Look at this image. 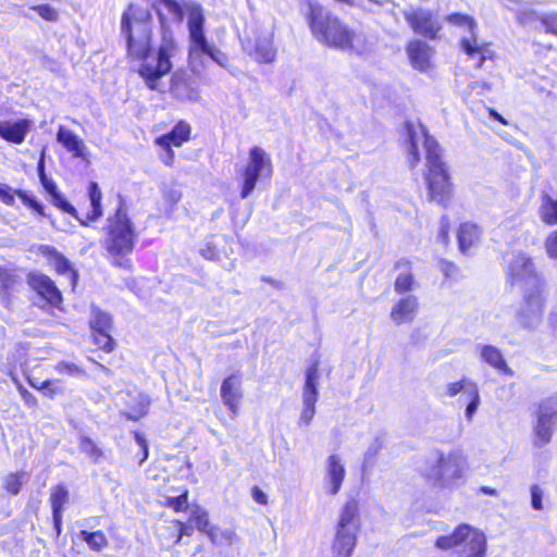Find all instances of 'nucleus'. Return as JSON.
<instances>
[{"mask_svg": "<svg viewBox=\"0 0 557 557\" xmlns=\"http://www.w3.org/2000/svg\"><path fill=\"white\" fill-rule=\"evenodd\" d=\"M121 28L126 36L128 55L144 61L138 70L139 75L150 89L158 90L160 78L172 69L171 58L178 51L173 32L162 25L161 42L154 59L149 58L152 27L148 10L129 5L122 16Z\"/></svg>", "mask_w": 557, "mask_h": 557, "instance_id": "obj_1", "label": "nucleus"}, {"mask_svg": "<svg viewBox=\"0 0 557 557\" xmlns=\"http://www.w3.org/2000/svg\"><path fill=\"white\" fill-rule=\"evenodd\" d=\"M406 133L409 140L408 163L414 169L420 162L419 146L425 150L426 173L424 175L430 201L446 206L451 194V184L438 143L428 134L419 122H407Z\"/></svg>", "mask_w": 557, "mask_h": 557, "instance_id": "obj_2", "label": "nucleus"}, {"mask_svg": "<svg viewBox=\"0 0 557 557\" xmlns=\"http://www.w3.org/2000/svg\"><path fill=\"white\" fill-rule=\"evenodd\" d=\"M307 18L312 36L330 48L361 52L366 40L331 11L315 1L308 2Z\"/></svg>", "mask_w": 557, "mask_h": 557, "instance_id": "obj_3", "label": "nucleus"}, {"mask_svg": "<svg viewBox=\"0 0 557 557\" xmlns=\"http://www.w3.org/2000/svg\"><path fill=\"white\" fill-rule=\"evenodd\" d=\"M205 17L199 5L190 8L188 13L189 50L188 58L193 71H196V64L201 63V55H208L212 61L222 67L228 66V58L224 52L211 45L203 33Z\"/></svg>", "mask_w": 557, "mask_h": 557, "instance_id": "obj_4", "label": "nucleus"}, {"mask_svg": "<svg viewBox=\"0 0 557 557\" xmlns=\"http://www.w3.org/2000/svg\"><path fill=\"white\" fill-rule=\"evenodd\" d=\"M135 232L126 213L120 208L113 220L110 221L109 237L106 247L109 255L113 258V264L131 269V261L125 256L133 251L135 244Z\"/></svg>", "mask_w": 557, "mask_h": 557, "instance_id": "obj_5", "label": "nucleus"}, {"mask_svg": "<svg viewBox=\"0 0 557 557\" xmlns=\"http://www.w3.org/2000/svg\"><path fill=\"white\" fill-rule=\"evenodd\" d=\"M435 546L443 550L454 548L458 557H485L487 545L483 532L463 523L451 534L440 536L435 541Z\"/></svg>", "mask_w": 557, "mask_h": 557, "instance_id": "obj_6", "label": "nucleus"}, {"mask_svg": "<svg viewBox=\"0 0 557 557\" xmlns=\"http://www.w3.org/2000/svg\"><path fill=\"white\" fill-rule=\"evenodd\" d=\"M359 509L356 500H349L343 507L332 543L333 557H350L359 531Z\"/></svg>", "mask_w": 557, "mask_h": 557, "instance_id": "obj_7", "label": "nucleus"}, {"mask_svg": "<svg viewBox=\"0 0 557 557\" xmlns=\"http://www.w3.org/2000/svg\"><path fill=\"white\" fill-rule=\"evenodd\" d=\"M465 460L456 451L440 454L428 470L425 476L441 487L458 486L465 476Z\"/></svg>", "mask_w": 557, "mask_h": 557, "instance_id": "obj_8", "label": "nucleus"}, {"mask_svg": "<svg viewBox=\"0 0 557 557\" xmlns=\"http://www.w3.org/2000/svg\"><path fill=\"white\" fill-rule=\"evenodd\" d=\"M506 277L510 285L525 290L545 287V281L536 271L532 258L523 251H515L506 263Z\"/></svg>", "mask_w": 557, "mask_h": 557, "instance_id": "obj_9", "label": "nucleus"}, {"mask_svg": "<svg viewBox=\"0 0 557 557\" xmlns=\"http://www.w3.org/2000/svg\"><path fill=\"white\" fill-rule=\"evenodd\" d=\"M446 22L450 25L463 28L470 33V37H463L460 40L461 49L471 59H476L475 67L483 66L485 60L491 58V50L486 44L479 42L475 28L476 22L468 14L451 13L445 17Z\"/></svg>", "mask_w": 557, "mask_h": 557, "instance_id": "obj_10", "label": "nucleus"}, {"mask_svg": "<svg viewBox=\"0 0 557 557\" xmlns=\"http://www.w3.org/2000/svg\"><path fill=\"white\" fill-rule=\"evenodd\" d=\"M545 287L524 290V297L516 312V322L525 330H536L544 315Z\"/></svg>", "mask_w": 557, "mask_h": 557, "instance_id": "obj_11", "label": "nucleus"}, {"mask_svg": "<svg viewBox=\"0 0 557 557\" xmlns=\"http://www.w3.org/2000/svg\"><path fill=\"white\" fill-rule=\"evenodd\" d=\"M272 162L270 156L260 147H252L249 151L248 163L243 171V186L240 197L247 198L256 187L260 177H271Z\"/></svg>", "mask_w": 557, "mask_h": 557, "instance_id": "obj_12", "label": "nucleus"}, {"mask_svg": "<svg viewBox=\"0 0 557 557\" xmlns=\"http://www.w3.org/2000/svg\"><path fill=\"white\" fill-rule=\"evenodd\" d=\"M557 425V398H549L539 407L537 421L534 426V445L542 447L549 443L554 428Z\"/></svg>", "mask_w": 557, "mask_h": 557, "instance_id": "obj_13", "label": "nucleus"}, {"mask_svg": "<svg viewBox=\"0 0 557 557\" xmlns=\"http://www.w3.org/2000/svg\"><path fill=\"white\" fill-rule=\"evenodd\" d=\"M405 17L414 33L430 39H434L442 28L440 21L428 10L419 9L406 13Z\"/></svg>", "mask_w": 557, "mask_h": 557, "instance_id": "obj_14", "label": "nucleus"}, {"mask_svg": "<svg viewBox=\"0 0 557 557\" xmlns=\"http://www.w3.org/2000/svg\"><path fill=\"white\" fill-rule=\"evenodd\" d=\"M27 283L49 304L57 306L62 301L60 290L49 276L39 272H32L27 275Z\"/></svg>", "mask_w": 557, "mask_h": 557, "instance_id": "obj_15", "label": "nucleus"}, {"mask_svg": "<svg viewBox=\"0 0 557 557\" xmlns=\"http://www.w3.org/2000/svg\"><path fill=\"white\" fill-rule=\"evenodd\" d=\"M346 470L338 455H331L326 460L325 484L331 495H336L345 479Z\"/></svg>", "mask_w": 557, "mask_h": 557, "instance_id": "obj_16", "label": "nucleus"}, {"mask_svg": "<svg viewBox=\"0 0 557 557\" xmlns=\"http://www.w3.org/2000/svg\"><path fill=\"white\" fill-rule=\"evenodd\" d=\"M419 308V302L416 296L409 295L399 299L391 311L392 321L401 325L404 323H410L416 318Z\"/></svg>", "mask_w": 557, "mask_h": 557, "instance_id": "obj_17", "label": "nucleus"}, {"mask_svg": "<svg viewBox=\"0 0 557 557\" xmlns=\"http://www.w3.org/2000/svg\"><path fill=\"white\" fill-rule=\"evenodd\" d=\"M30 127L32 122L26 119L0 121V137L13 144H22Z\"/></svg>", "mask_w": 557, "mask_h": 557, "instance_id": "obj_18", "label": "nucleus"}, {"mask_svg": "<svg viewBox=\"0 0 557 557\" xmlns=\"http://www.w3.org/2000/svg\"><path fill=\"white\" fill-rule=\"evenodd\" d=\"M221 397L223 404L236 414L243 397L240 381L236 375L232 374L222 382Z\"/></svg>", "mask_w": 557, "mask_h": 557, "instance_id": "obj_19", "label": "nucleus"}, {"mask_svg": "<svg viewBox=\"0 0 557 557\" xmlns=\"http://www.w3.org/2000/svg\"><path fill=\"white\" fill-rule=\"evenodd\" d=\"M57 141L74 158H84L86 154V145L84 140L63 125H60L58 128Z\"/></svg>", "mask_w": 557, "mask_h": 557, "instance_id": "obj_20", "label": "nucleus"}, {"mask_svg": "<svg viewBox=\"0 0 557 557\" xmlns=\"http://www.w3.org/2000/svg\"><path fill=\"white\" fill-rule=\"evenodd\" d=\"M407 53L414 69L423 72L431 66L432 49L428 44L413 40L407 46Z\"/></svg>", "mask_w": 557, "mask_h": 557, "instance_id": "obj_21", "label": "nucleus"}, {"mask_svg": "<svg viewBox=\"0 0 557 557\" xmlns=\"http://www.w3.org/2000/svg\"><path fill=\"white\" fill-rule=\"evenodd\" d=\"M69 502V491L64 485H57L51 490L50 503L57 534L61 533L62 512L64 505Z\"/></svg>", "mask_w": 557, "mask_h": 557, "instance_id": "obj_22", "label": "nucleus"}, {"mask_svg": "<svg viewBox=\"0 0 557 557\" xmlns=\"http://www.w3.org/2000/svg\"><path fill=\"white\" fill-rule=\"evenodd\" d=\"M478 349L484 362L506 375H513V371L507 366L502 351L497 347L492 345H479Z\"/></svg>", "mask_w": 557, "mask_h": 557, "instance_id": "obj_23", "label": "nucleus"}, {"mask_svg": "<svg viewBox=\"0 0 557 557\" xmlns=\"http://www.w3.org/2000/svg\"><path fill=\"white\" fill-rule=\"evenodd\" d=\"M190 125L184 121L178 122L173 129L157 139V144L162 148L171 146L180 147L189 139Z\"/></svg>", "mask_w": 557, "mask_h": 557, "instance_id": "obj_24", "label": "nucleus"}, {"mask_svg": "<svg viewBox=\"0 0 557 557\" xmlns=\"http://www.w3.org/2000/svg\"><path fill=\"white\" fill-rule=\"evenodd\" d=\"M539 215L541 221L547 225L557 224V194L542 193Z\"/></svg>", "mask_w": 557, "mask_h": 557, "instance_id": "obj_25", "label": "nucleus"}, {"mask_svg": "<svg viewBox=\"0 0 557 557\" xmlns=\"http://www.w3.org/2000/svg\"><path fill=\"white\" fill-rule=\"evenodd\" d=\"M255 53L257 60L262 63H271L275 60L276 49L273 46V32L257 38Z\"/></svg>", "mask_w": 557, "mask_h": 557, "instance_id": "obj_26", "label": "nucleus"}, {"mask_svg": "<svg viewBox=\"0 0 557 557\" xmlns=\"http://www.w3.org/2000/svg\"><path fill=\"white\" fill-rule=\"evenodd\" d=\"M319 363L314 361L306 371L302 400H318Z\"/></svg>", "mask_w": 557, "mask_h": 557, "instance_id": "obj_27", "label": "nucleus"}, {"mask_svg": "<svg viewBox=\"0 0 557 557\" xmlns=\"http://www.w3.org/2000/svg\"><path fill=\"white\" fill-rule=\"evenodd\" d=\"M480 228L472 223H463L460 225L458 231L459 248L462 252H466L472 247L480 238Z\"/></svg>", "mask_w": 557, "mask_h": 557, "instance_id": "obj_28", "label": "nucleus"}, {"mask_svg": "<svg viewBox=\"0 0 557 557\" xmlns=\"http://www.w3.org/2000/svg\"><path fill=\"white\" fill-rule=\"evenodd\" d=\"M395 268L398 270L404 268L406 270L405 272L399 273L397 276L395 281V292L397 294L410 292L413 287L414 281L412 274L409 271V261L401 259L395 264Z\"/></svg>", "mask_w": 557, "mask_h": 557, "instance_id": "obj_29", "label": "nucleus"}, {"mask_svg": "<svg viewBox=\"0 0 557 557\" xmlns=\"http://www.w3.org/2000/svg\"><path fill=\"white\" fill-rule=\"evenodd\" d=\"M149 406V397L145 394L139 393L136 396V404L134 406H129L128 412H126L125 414L127 419L137 421L147 414Z\"/></svg>", "mask_w": 557, "mask_h": 557, "instance_id": "obj_30", "label": "nucleus"}, {"mask_svg": "<svg viewBox=\"0 0 557 557\" xmlns=\"http://www.w3.org/2000/svg\"><path fill=\"white\" fill-rule=\"evenodd\" d=\"M89 199L91 210L87 214L88 220L96 221L102 215L101 210V191L97 183L91 182L89 185Z\"/></svg>", "mask_w": 557, "mask_h": 557, "instance_id": "obj_31", "label": "nucleus"}, {"mask_svg": "<svg viewBox=\"0 0 557 557\" xmlns=\"http://www.w3.org/2000/svg\"><path fill=\"white\" fill-rule=\"evenodd\" d=\"M171 91L175 98L181 100L196 101L198 98L197 92L190 89L186 82L177 76L172 78Z\"/></svg>", "mask_w": 557, "mask_h": 557, "instance_id": "obj_32", "label": "nucleus"}, {"mask_svg": "<svg viewBox=\"0 0 557 557\" xmlns=\"http://www.w3.org/2000/svg\"><path fill=\"white\" fill-rule=\"evenodd\" d=\"M28 474L25 471H18L8 474L3 480V487L12 495H17L22 485L27 481Z\"/></svg>", "mask_w": 557, "mask_h": 557, "instance_id": "obj_33", "label": "nucleus"}, {"mask_svg": "<svg viewBox=\"0 0 557 557\" xmlns=\"http://www.w3.org/2000/svg\"><path fill=\"white\" fill-rule=\"evenodd\" d=\"M208 537L215 545H232L237 540V535L233 530H220L215 527L209 532Z\"/></svg>", "mask_w": 557, "mask_h": 557, "instance_id": "obj_34", "label": "nucleus"}, {"mask_svg": "<svg viewBox=\"0 0 557 557\" xmlns=\"http://www.w3.org/2000/svg\"><path fill=\"white\" fill-rule=\"evenodd\" d=\"M81 537L87 543L92 550L100 552L108 545V540L101 531L88 532L82 531Z\"/></svg>", "mask_w": 557, "mask_h": 557, "instance_id": "obj_35", "label": "nucleus"}, {"mask_svg": "<svg viewBox=\"0 0 557 557\" xmlns=\"http://www.w3.org/2000/svg\"><path fill=\"white\" fill-rule=\"evenodd\" d=\"M90 325L95 332H110L112 327L111 315L100 310H94Z\"/></svg>", "mask_w": 557, "mask_h": 557, "instance_id": "obj_36", "label": "nucleus"}, {"mask_svg": "<svg viewBox=\"0 0 557 557\" xmlns=\"http://www.w3.org/2000/svg\"><path fill=\"white\" fill-rule=\"evenodd\" d=\"M190 520L195 523L197 530L207 535H209V532L214 528L210 524L208 512L201 508H196L193 511Z\"/></svg>", "mask_w": 557, "mask_h": 557, "instance_id": "obj_37", "label": "nucleus"}, {"mask_svg": "<svg viewBox=\"0 0 557 557\" xmlns=\"http://www.w3.org/2000/svg\"><path fill=\"white\" fill-rule=\"evenodd\" d=\"M58 273L69 274L72 283L75 284L77 280V272L73 269L71 262L61 253L55 255V258L51 260Z\"/></svg>", "mask_w": 557, "mask_h": 557, "instance_id": "obj_38", "label": "nucleus"}, {"mask_svg": "<svg viewBox=\"0 0 557 557\" xmlns=\"http://www.w3.org/2000/svg\"><path fill=\"white\" fill-rule=\"evenodd\" d=\"M467 396L469 398V403L466 408V418L468 421H471L481 403L478 386L470 385L469 395Z\"/></svg>", "mask_w": 557, "mask_h": 557, "instance_id": "obj_39", "label": "nucleus"}, {"mask_svg": "<svg viewBox=\"0 0 557 557\" xmlns=\"http://www.w3.org/2000/svg\"><path fill=\"white\" fill-rule=\"evenodd\" d=\"M470 385H476V384L471 382L468 379H462L458 382L449 383L445 387L446 388L445 394L448 397H454L457 394L463 392V395L467 396V395H469Z\"/></svg>", "mask_w": 557, "mask_h": 557, "instance_id": "obj_40", "label": "nucleus"}, {"mask_svg": "<svg viewBox=\"0 0 557 557\" xmlns=\"http://www.w3.org/2000/svg\"><path fill=\"white\" fill-rule=\"evenodd\" d=\"M79 449L84 454H86L90 458H92L95 462H97L101 458V456H102L101 449L89 437H82L81 438Z\"/></svg>", "mask_w": 557, "mask_h": 557, "instance_id": "obj_41", "label": "nucleus"}, {"mask_svg": "<svg viewBox=\"0 0 557 557\" xmlns=\"http://www.w3.org/2000/svg\"><path fill=\"white\" fill-rule=\"evenodd\" d=\"M164 201L173 209L182 198V191L176 185H164L162 187Z\"/></svg>", "mask_w": 557, "mask_h": 557, "instance_id": "obj_42", "label": "nucleus"}, {"mask_svg": "<svg viewBox=\"0 0 557 557\" xmlns=\"http://www.w3.org/2000/svg\"><path fill=\"white\" fill-rule=\"evenodd\" d=\"M304 409L299 418V425H309L315 414V403L317 400H302Z\"/></svg>", "mask_w": 557, "mask_h": 557, "instance_id": "obj_43", "label": "nucleus"}, {"mask_svg": "<svg viewBox=\"0 0 557 557\" xmlns=\"http://www.w3.org/2000/svg\"><path fill=\"white\" fill-rule=\"evenodd\" d=\"M32 9L36 11L46 21L55 22L59 18L58 11L50 4L34 5Z\"/></svg>", "mask_w": 557, "mask_h": 557, "instance_id": "obj_44", "label": "nucleus"}, {"mask_svg": "<svg viewBox=\"0 0 557 557\" xmlns=\"http://www.w3.org/2000/svg\"><path fill=\"white\" fill-rule=\"evenodd\" d=\"M55 370L61 374H67L72 376L84 374V370H82L78 366L73 362L61 361L55 366Z\"/></svg>", "mask_w": 557, "mask_h": 557, "instance_id": "obj_45", "label": "nucleus"}, {"mask_svg": "<svg viewBox=\"0 0 557 557\" xmlns=\"http://www.w3.org/2000/svg\"><path fill=\"white\" fill-rule=\"evenodd\" d=\"M14 384L16 385V388L23 399V401L25 403L26 406L30 407V408H35L38 404L36 397L29 393L21 383L15 377H12Z\"/></svg>", "mask_w": 557, "mask_h": 557, "instance_id": "obj_46", "label": "nucleus"}, {"mask_svg": "<svg viewBox=\"0 0 557 557\" xmlns=\"http://www.w3.org/2000/svg\"><path fill=\"white\" fill-rule=\"evenodd\" d=\"M540 24L546 33L557 35V14H546L542 16Z\"/></svg>", "mask_w": 557, "mask_h": 557, "instance_id": "obj_47", "label": "nucleus"}, {"mask_svg": "<svg viewBox=\"0 0 557 557\" xmlns=\"http://www.w3.org/2000/svg\"><path fill=\"white\" fill-rule=\"evenodd\" d=\"M97 335H95V343L102 348L106 351L113 350V339L110 336V332H96Z\"/></svg>", "mask_w": 557, "mask_h": 557, "instance_id": "obj_48", "label": "nucleus"}, {"mask_svg": "<svg viewBox=\"0 0 557 557\" xmlns=\"http://www.w3.org/2000/svg\"><path fill=\"white\" fill-rule=\"evenodd\" d=\"M15 194L22 199V201L30 207L33 210L38 212L39 214H44V208L42 206L36 201L32 196H29L27 193L23 190H16Z\"/></svg>", "mask_w": 557, "mask_h": 557, "instance_id": "obj_49", "label": "nucleus"}, {"mask_svg": "<svg viewBox=\"0 0 557 557\" xmlns=\"http://www.w3.org/2000/svg\"><path fill=\"white\" fill-rule=\"evenodd\" d=\"M545 249L549 258H557V230L552 232L545 239Z\"/></svg>", "mask_w": 557, "mask_h": 557, "instance_id": "obj_50", "label": "nucleus"}, {"mask_svg": "<svg viewBox=\"0 0 557 557\" xmlns=\"http://www.w3.org/2000/svg\"><path fill=\"white\" fill-rule=\"evenodd\" d=\"M543 491L539 485H533L531 487V504L532 508L535 510H541L543 508L542 505Z\"/></svg>", "mask_w": 557, "mask_h": 557, "instance_id": "obj_51", "label": "nucleus"}, {"mask_svg": "<svg viewBox=\"0 0 557 557\" xmlns=\"http://www.w3.org/2000/svg\"><path fill=\"white\" fill-rule=\"evenodd\" d=\"M169 505L175 511H183L187 508V493L169 499Z\"/></svg>", "mask_w": 557, "mask_h": 557, "instance_id": "obj_52", "label": "nucleus"}, {"mask_svg": "<svg viewBox=\"0 0 557 557\" xmlns=\"http://www.w3.org/2000/svg\"><path fill=\"white\" fill-rule=\"evenodd\" d=\"M40 182L48 194L53 198H60V193L58 191L57 185L49 180L45 174L40 175Z\"/></svg>", "mask_w": 557, "mask_h": 557, "instance_id": "obj_53", "label": "nucleus"}, {"mask_svg": "<svg viewBox=\"0 0 557 557\" xmlns=\"http://www.w3.org/2000/svg\"><path fill=\"white\" fill-rule=\"evenodd\" d=\"M201 255L208 260H215L219 257V251L215 246L211 245L210 242H207L201 248Z\"/></svg>", "mask_w": 557, "mask_h": 557, "instance_id": "obj_54", "label": "nucleus"}, {"mask_svg": "<svg viewBox=\"0 0 557 557\" xmlns=\"http://www.w3.org/2000/svg\"><path fill=\"white\" fill-rule=\"evenodd\" d=\"M251 496L253 500L260 505H267L268 504V496L267 494L259 488L258 486H253L251 490Z\"/></svg>", "mask_w": 557, "mask_h": 557, "instance_id": "obj_55", "label": "nucleus"}, {"mask_svg": "<svg viewBox=\"0 0 557 557\" xmlns=\"http://www.w3.org/2000/svg\"><path fill=\"white\" fill-rule=\"evenodd\" d=\"M0 199L8 206L14 205V196L10 193V187L0 186Z\"/></svg>", "mask_w": 557, "mask_h": 557, "instance_id": "obj_56", "label": "nucleus"}, {"mask_svg": "<svg viewBox=\"0 0 557 557\" xmlns=\"http://www.w3.org/2000/svg\"><path fill=\"white\" fill-rule=\"evenodd\" d=\"M53 201L54 203L61 208L63 211L67 212V213H74L75 212V209L74 207L69 202L66 201L62 195L60 194V198H53Z\"/></svg>", "mask_w": 557, "mask_h": 557, "instance_id": "obj_57", "label": "nucleus"}, {"mask_svg": "<svg viewBox=\"0 0 557 557\" xmlns=\"http://www.w3.org/2000/svg\"><path fill=\"white\" fill-rule=\"evenodd\" d=\"M27 380H28L29 385L33 388H36L39 391H46V388H48L49 386H52L54 384V382L51 380H46L44 382H38L37 380L30 379V377H28Z\"/></svg>", "mask_w": 557, "mask_h": 557, "instance_id": "obj_58", "label": "nucleus"}, {"mask_svg": "<svg viewBox=\"0 0 557 557\" xmlns=\"http://www.w3.org/2000/svg\"><path fill=\"white\" fill-rule=\"evenodd\" d=\"M135 440H136L137 444L143 448V458L140 459V462H139V463H143L148 458V454H149L148 445H147L145 437L139 433L135 434Z\"/></svg>", "mask_w": 557, "mask_h": 557, "instance_id": "obj_59", "label": "nucleus"}, {"mask_svg": "<svg viewBox=\"0 0 557 557\" xmlns=\"http://www.w3.org/2000/svg\"><path fill=\"white\" fill-rule=\"evenodd\" d=\"M52 381L54 382V384L52 386H49L48 388H46V391H41L44 393V395H46L48 397H53L55 394L63 393V388L59 385L60 381H58V380H52Z\"/></svg>", "mask_w": 557, "mask_h": 557, "instance_id": "obj_60", "label": "nucleus"}, {"mask_svg": "<svg viewBox=\"0 0 557 557\" xmlns=\"http://www.w3.org/2000/svg\"><path fill=\"white\" fill-rule=\"evenodd\" d=\"M40 252L47 257H50L51 260L53 258H55V255H59L60 252H58L55 250V248L51 247V246H40L39 248Z\"/></svg>", "mask_w": 557, "mask_h": 557, "instance_id": "obj_61", "label": "nucleus"}, {"mask_svg": "<svg viewBox=\"0 0 557 557\" xmlns=\"http://www.w3.org/2000/svg\"><path fill=\"white\" fill-rule=\"evenodd\" d=\"M190 532H191V529L189 527L180 522V534L177 537V542L181 541L183 535H190Z\"/></svg>", "mask_w": 557, "mask_h": 557, "instance_id": "obj_62", "label": "nucleus"}, {"mask_svg": "<svg viewBox=\"0 0 557 557\" xmlns=\"http://www.w3.org/2000/svg\"><path fill=\"white\" fill-rule=\"evenodd\" d=\"M448 226L447 224L445 223L444 219L442 220V223H441V237L444 242L447 240V237H448V231H447Z\"/></svg>", "mask_w": 557, "mask_h": 557, "instance_id": "obj_63", "label": "nucleus"}, {"mask_svg": "<svg viewBox=\"0 0 557 557\" xmlns=\"http://www.w3.org/2000/svg\"><path fill=\"white\" fill-rule=\"evenodd\" d=\"M168 152V156H166V159L164 160V163L166 165H171L172 162H173V159H174V153L173 151L171 150V147L170 148H164Z\"/></svg>", "mask_w": 557, "mask_h": 557, "instance_id": "obj_64", "label": "nucleus"}]
</instances>
